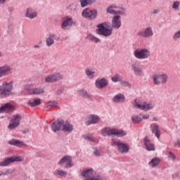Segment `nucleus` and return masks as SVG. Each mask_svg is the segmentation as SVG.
<instances>
[{
    "label": "nucleus",
    "instance_id": "obj_39",
    "mask_svg": "<svg viewBox=\"0 0 180 180\" xmlns=\"http://www.w3.org/2000/svg\"><path fill=\"white\" fill-rule=\"evenodd\" d=\"M33 88H34V86L33 84H27L25 86V90L28 91L30 94L32 95V92H33Z\"/></svg>",
    "mask_w": 180,
    "mask_h": 180
},
{
    "label": "nucleus",
    "instance_id": "obj_45",
    "mask_svg": "<svg viewBox=\"0 0 180 180\" xmlns=\"http://www.w3.org/2000/svg\"><path fill=\"white\" fill-rule=\"evenodd\" d=\"M84 139H85V140H88V141H92L94 140L91 135H85Z\"/></svg>",
    "mask_w": 180,
    "mask_h": 180
},
{
    "label": "nucleus",
    "instance_id": "obj_5",
    "mask_svg": "<svg viewBox=\"0 0 180 180\" xmlns=\"http://www.w3.org/2000/svg\"><path fill=\"white\" fill-rule=\"evenodd\" d=\"M134 56L138 60H146L150 57V51L146 49H136L134 52Z\"/></svg>",
    "mask_w": 180,
    "mask_h": 180
},
{
    "label": "nucleus",
    "instance_id": "obj_31",
    "mask_svg": "<svg viewBox=\"0 0 180 180\" xmlns=\"http://www.w3.org/2000/svg\"><path fill=\"white\" fill-rule=\"evenodd\" d=\"M152 132L154 133L157 139H160V136H161V132L160 131V129L158 128V125H153L152 127Z\"/></svg>",
    "mask_w": 180,
    "mask_h": 180
},
{
    "label": "nucleus",
    "instance_id": "obj_53",
    "mask_svg": "<svg viewBox=\"0 0 180 180\" xmlns=\"http://www.w3.org/2000/svg\"><path fill=\"white\" fill-rule=\"evenodd\" d=\"M6 0H0V4H4Z\"/></svg>",
    "mask_w": 180,
    "mask_h": 180
},
{
    "label": "nucleus",
    "instance_id": "obj_43",
    "mask_svg": "<svg viewBox=\"0 0 180 180\" xmlns=\"http://www.w3.org/2000/svg\"><path fill=\"white\" fill-rule=\"evenodd\" d=\"M94 155L96 157H101V155H102V150H101V149H96L94 151Z\"/></svg>",
    "mask_w": 180,
    "mask_h": 180
},
{
    "label": "nucleus",
    "instance_id": "obj_19",
    "mask_svg": "<svg viewBox=\"0 0 180 180\" xmlns=\"http://www.w3.org/2000/svg\"><path fill=\"white\" fill-rule=\"evenodd\" d=\"M8 143L10 146H15V147H26V143L25 142L18 140V139H12L8 141Z\"/></svg>",
    "mask_w": 180,
    "mask_h": 180
},
{
    "label": "nucleus",
    "instance_id": "obj_34",
    "mask_svg": "<svg viewBox=\"0 0 180 180\" xmlns=\"http://www.w3.org/2000/svg\"><path fill=\"white\" fill-rule=\"evenodd\" d=\"M149 166L151 167L152 168H154V167H157L158 164H160V159L155 158L152 159L150 162H149Z\"/></svg>",
    "mask_w": 180,
    "mask_h": 180
},
{
    "label": "nucleus",
    "instance_id": "obj_20",
    "mask_svg": "<svg viewBox=\"0 0 180 180\" xmlns=\"http://www.w3.org/2000/svg\"><path fill=\"white\" fill-rule=\"evenodd\" d=\"M96 123H99V117L97 115H89L86 124L89 126V124H95Z\"/></svg>",
    "mask_w": 180,
    "mask_h": 180
},
{
    "label": "nucleus",
    "instance_id": "obj_16",
    "mask_svg": "<svg viewBox=\"0 0 180 180\" xmlns=\"http://www.w3.org/2000/svg\"><path fill=\"white\" fill-rule=\"evenodd\" d=\"M63 124H64V120H58L57 121L53 122L51 124V129L53 131H54V133H56V131H58V130H60V129L63 127Z\"/></svg>",
    "mask_w": 180,
    "mask_h": 180
},
{
    "label": "nucleus",
    "instance_id": "obj_23",
    "mask_svg": "<svg viewBox=\"0 0 180 180\" xmlns=\"http://www.w3.org/2000/svg\"><path fill=\"white\" fill-rule=\"evenodd\" d=\"M62 126H63V128H62L63 131H66L67 133H70L74 129V127L72 126V124L68 122V121H66L65 123L63 121V124Z\"/></svg>",
    "mask_w": 180,
    "mask_h": 180
},
{
    "label": "nucleus",
    "instance_id": "obj_15",
    "mask_svg": "<svg viewBox=\"0 0 180 180\" xmlns=\"http://www.w3.org/2000/svg\"><path fill=\"white\" fill-rule=\"evenodd\" d=\"M122 26V20H120V15H115L112 20V27L113 29H120Z\"/></svg>",
    "mask_w": 180,
    "mask_h": 180
},
{
    "label": "nucleus",
    "instance_id": "obj_21",
    "mask_svg": "<svg viewBox=\"0 0 180 180\" xmlns=\"http://www.w3.org/2000/svg\"><path fill=\"white\" fill-rule=\"evenodd\" d=\"M131 67L135 75H143V69H141L140 65L135 63L131 65Z\"/></svg>",
    "mask_w": 180,
    "mask_h": 180
},
{
    "label": "nucleus",
    "instance_id": "obj_28",
    "mask_svg": "<svg viewBox=\"0 0 180 180\" xmlns=\"http://www.w3.org/2000/svg\"><path fill=\"white\" fill-rule=\"evenodd\" d=\"M54 39H56V34H49V37L46 39V43L48 47H50L54 44Z\"/></svg>",
    "mask_w": 180,
    "mask_h": 180
},
{
    "label": "nucleus",
    "instance_id": "obj_51",
    "mask_svg": "<svg viewBox=\"0 0 180 180\" xmlns=\"http://www.w3.org/2000/svg\"><path fill=\"white\" fill-rule=\"evenodd\" d=\"M148 117H150L149 115H143V119H148Z\"/></svg>",
    "mask_w": 180,
    "mask_h": 180
},
{
    "label": "nucleus",
    "instance_id": "obj_40",
    "mask_svg": "<svg viewBox=\"0 0 180 180\" xmlns=\"http://www.w3.org/2000/svg\"><path fill=\"white\" fill-rule=\"evenodd\" d=\"M47 106H51V108H57V106H58V103L56 101H49Z\"/></svg>",
    "mask_w": 180,
    "mask_h": 180
},
{
    "label": "nucleus",
    "instance_id": "obj_2",
    "mask_svg": "<svg viewBox=\"0 0 180 180\" xmlns=\"http://www.w3.org/2000/svg\"><path fill=\"white\" fill-rule=\"evenodd\" d=\"M103 136H117L118 137H123L127 134L126 131L122 129H116L111 128H103L101 130Z\"/></svg>",
    "mask_w": 180,
    "mask_h": 180
},
{
    "label": "nucleus",
    "instance_id": "obj_12",
    "mask_svg": "<svg viewBox=\"0 0 180 180\" xmlns=\"http://www.w3.org/2000/svg\"><path fill=\"white\" fill-rule=\"evenodd\" d=\"M60 79H63V75L60 73H54L48 75L45 79V82L53 83L57 82L58 81H60Z\"/></svg>",
    "mask_w": 180,
    "mask_h": 180
},
{
    "label": "nucleus",
    "instance_id": "obj_37",
    "mask_svg": "<svg viewBox=\"0 0 180 180\" xmlns=\"http://www.w3.org/2000/svg\"><path fill=\"white\" fill-rule=\"evenodd\" d=\"M131 120L133 123H140L141 122V117L139 115H134L131 117Z\"/></svg>",
    "mask_w": 180,
    "mask_h": 180
},
{
    "label": "nucleus",
    "instance_id": "obj_36",
    "mask_svg": "<svg viewBox=\"0 0 180 180\" xmlns=\"http://www.w3.org/2000/svg\"><path fill=\"white\" fill-rule=\"evenodd\" d=\"M122 79V76H120L119 74L114 75L111 78V80L112 81V82H120Z\"/></svg>",
    "mask_w": 180,
    "mask_h": 180
},
{
    "label": "nucleus",
    "instance_id": "obj_18",
    "mask_svg": "<svg viewBox=\"0 0 180 180\" xmlns=\"http://www.w3.org/2000/svg\"><path fill=\"white\" fill-rule=\"evenodd\" d=\"M153 29L151 27H148L144 31L138 33V36H141V37H150V36H153Z\"/></svg>",
    "mask_w": 180,
    "mask_h": 180
},
{
    "label": "nucleus",
    "instance_id": "obj_42",
    "mask_svg": "<svg viewBox=\"0 0 180 180\" xmlns=\"http://www.w3.org/2000/svg\"><path fill=\"white\" fill-rule=\"evenodd\" d=\"M120 85H122V86H129V88L131 86V84H130L129 82L126 81H120Z\"/></svg>",
    "mask_w": 180,
    "mask_h": 180
},
{
    "label": "nucleus",
    "instance_id": "obj_17",
    "mask_svg": "<svg viewBox=\"0 0 180 180\" xmlns=\"http://www.w3.org/2000/svg\"><path fill=\"white\" fill-rule=\"evenodd\" d=\"M11 71H12L11 66L4 65L0 67V78H1V77H6V75H9Z\"/></svg>",
    "mask_w": 180,
    "mask_h": 180
},
{
    "label": "nucleus",
    "instance_id": "obj_6",
    "mask_svg": "<svg viewBox=\"0 0 180 180\" xmlns=\"http://www.w3.org/2000/svg\"><path fill=\"white\" fill-rule=\"evenodd\" d=\"M23 160L22 156L10 157L1 162L0 167H6V165H9V164H12V162H22Z\"/></svg>",
    "mask_w": 180,
    "mask_h": 180
},
{
    "label": "nucleus",
    "instance_id": "obj_55",
    "mask_svg": "<svg viewBox=\"0 0 180 180\" xmlns=\"http://www.w3.org/2000/svg\"><path fill=\"white\" fill-rule=\"evenodd\" d=\"M2 56V52L0 51V57Z\"/></svg>",
    "mask_w": 180,
    "mask_h": 180
},
{
    "label": "nucleus",
    "instance_id": "obj_7",
    "mask_svg": "<svg viewBox=\"0 0 180 180\" xmlns=\"http://www.w3.org/2000/svg\"><path fill=\"white\" fill-rule=\"evenodd\" d=\"M112 141L115 146H117L120 153H121L122 154L129 153V150H130V148L127 144L124 143L120 141H116V139H112Z\"/></svg>",
    "mask_w": 180,
    "mask_h": 180
},
{
    "label": "nucleus",
    "instance_id": "obj_10",
    "mask_svg": "<svg viewBox=\"0 0 180 180\" xmlns=\"http://www.w3.org/2000/svg\"><path fill=\"white\" fill-rule=\"evenodd\" d=\"M107 13L110 15H124V11L122 8L117 7L115 5L110 6L106 8Z\"/></svg>",
    "mask_w": 180,
    "mask_h": 180
},
{
    "label": "nucleus",
    "instance_id": "obj_41",
    "mask_svg": "<svg viewBox=\"0 0 180 180\" xmlns=\"http://www.w3.org/2000/svg\"><path fill=\"white\" fill-rule=\"evenodd\" d=\"M55 174L60 175V176H67V172L63 170H56Z\"/></svg>",
    "mask_w": 180,
    "mask_h": 180
},
{
    "label": "nucleus",
    "instance_id": "obj_33",
    "mask_svg": "<svg viewBox=\"0 0 180 180\" xmlns=\"http://www.w3.org/2000/svg\"><path fill=\"white\" fill-rule=\"evenodd\" d=\"M86 39H88L91 41H93L94 43H99V41H101V40L98 38L92 35L91 34H88Z\"/></svg>",
    "mask_w": 180,
    "mask_h": 180
},
{
    "label": "nucleus",
    "instance_id": "obj_3",
    "mask_svg": "<svg viewBox=\"0 0 180 180\" xmlns=\"http://www.w3.org/2000/svg\"><path fill=\"white\" fill-rule=\"evenodd\" d=\"M20 120H22V115L20 114L13 115L11 117L8 129H9V130H15V129H18L20 124Z\"/></svg>",
    "mask_w": 180,
    "mask_h": 180
},
{
    "label": "nucleus",
    "instance_id": "obj_24",
    "mask_svg": "<svg viewBox=\"0 0 180 180\" xmlns=\"http://www.w3.org/2000/svg\"><path fill=\"white\" fill-rule=\"evenodd\" d=\"M108 86V80L105 79H96V88H105V86Z\"/></svg>",
    "mask_w": 180,
    "mask_h": 180
},
{
    "label": "nucleus",
    "instance_id": "obj_1",
    "mask_svg": "<svg viewBox=\"0 0 180 180\" xmlns=\"http://www.w3.org/2000/svg\"><path fill=\"white\" fill-rule=\"evenodd\" d=\"M12 89H13V84L12 82H3L0 86V96L1 98H8L12 94Z\"/></svg>",
    "mask_w": 180,
    "mask_h": 180
},
{
    "label": "nucleus",
    "instance_id": "obj_25",
    "mask_svg": "<svg viewBox=\"0 0 180 180\" xmlns=\"http://www.w3.org/2000/svg\"><path fill=\"white\" fill-rule=\"evenodd\" d=\"M112 101L115 103H123L126 101V97L122 94H118L112 98Z\"/></svg>",
    "mask_w": 180,
    "mask_h": 180
},
{
    "label": "nucleus",
    "instance_id": "obj_48",
    "mask_svg": "<svg viewBox=\"0 0 180 180\" xmlns=\"http://www.w3.org/2000/svg\"><path fill=\"white\" fill-rule=\"evenodd\" d=\"M61 94H63V90L61 89H59L56 91V94L58 95H61Z\"/></svg>",
    "mask_w": 180,
    "mask_h": 180
},
{
    "label": "nucleus",
    "instance_id": "obj_30",
    "mask_svg": "<svg viewBox=\"0 0 180 180\" xmlns=\"http://www.w3.org/2000/svg\"><path fill=\"white\" fill-rule=\"evenodd\" d=\"M41 104V100L40 98H35L34 101H29L27 102L28 106H31L32 108H34V106H39V105Z\"/></svg>",
    "mask_w": 180,
    "mask_h": 180
},
{
    "label": "nucleus",
    "instance_id": "obj_29",
    "mask_svg": "<svg viewBox=\"0 0 180 180\" xmlns=\"http://www.w3.org/2000/svg\"><path fill=\"white\" fill-rule=\"evenodd\" d=\"M80 6L82 8H85L86 6L92 5V4H95L96 0H79Z\"/></svg>",
    "mask_w": 180,
    "mask_h": 180
},
{
    "label": "nucleus",
    "instance_id": "obj_35",
    "mask_svg": "<svg viewBox=\"0 0 180 180\" xmlns=\"http://www.w3.org/2000/svg\"><path fill=\"white\" fill-rule=\"evenodd\" d=\"M44 92V90L41 88H35L32 90V92H31V95H40V94H43Z\"/></svg>",
    "mask_w": 180,
    "mask_h": 180
},
{
    "label": "nucleus",
    "instance_id": "obj_22",
    "mask_svg": "<svg viewBox=\"0 0 180 180\" xmlns=\"http://www.w3.org/2000/svg\"><path fill=\"white\" fill-rule=\"evenodd\" d=\"M144 145L146 146V148L148 151H154L155 148H154V144H153L150 140L148 139V137L146 136L144 140Z\"/></svg>",
    "mask_w": 180,
    "mask_h": 180
},
{
    "label": "nucleus",
    "instance_id": "obj_4",
    "mask_svg": "<svg viewBox=\"0 0 180 180\" xmlns=\"http://www.w3.org/2000/svg\"><path fill=\"white\" fill-rule=\"evenodd\" d=\"M98 29L96 30L97 34H102L108 37L112 34V29L106 27V22H103L97 25Z\"/></svg>",
    "mask_w": 180,
    "mask_h": 180
},
{
    "label": "nucleus",
    "instance_id": "obj_54",
    "mask_svg": "<svg viewBox=\"0 0 180 180\" xmlns=\"http://www.w3.org/2000/svg\"><path fill=\"white\" fill-rule=\"evenodd\" d=\"M2 175H6L5 173H0V176H2Z\"/></svg>",
    "mask_w": 180,
    "mask_h": 180
},
{
    "label": "nucleus",
    "instance_id": "obj_44",
    "mask_svg": "<svg viewBox=\"0 0 180 180\" xmlns=\"http://www.w3.org/2000/svg\"><path fill=\"white\" fill-rule=\"evenodd\" d=\"M172 8H173V9H178V8H179V1H174L173 3Z\"/></svg>",
    "mask_w": 180,
    "mask_h": 180
},
{
    "label": "nucleus",
    "instance_id": "obj_8",
    "mask_svg": "<svg viewBox=\"0 0 180 180\" xmlns=\"http://www.w3.org/2000/svg\"><path fill=\"white\" fill-rule=\"evenodd\" d=\"M153 84L155 85H160V84H167V82L168 81V75L166 74L162 75H154L153 76Z\"/></svg>",
    "mask_w": 180,
    "mask_h": 180
},
{
    "label": "nucleus",
    "instance_id": "obj_11",
    "mask_svg": "<svg viewBox=\"0 0 180 180\" xmlns=\"http://www.w3.org/2000/svg\"><path fill=\"white\" fill-rule=\"evenodd\" d=\"M97 15L98 12L96 10L91 11L89 8H85L82 13V16H83V18H87L88 19H90V20L96 19Z\"/></svg>",
    "mask_w": 180,
    "mask_h": 180
},
{
    "label": "nucleus",
    "instance_id": "obj_50",
    "mask_svg": "<svg viewBox=\"0 0 180 180\" xmlns=\"http://www.w3.org/2000/svg\"><path fill=\"white\" fill-rule=\"evenodd\" d=\"M34 49H39V48H40V45H39V44L34 45Z\"/></svg>",
    "mask_w": 180,
    "mask_h": 180
},
{
    "label": "nucleus",
    "instance_id": "obj_32",
    "mask_svg": "<svg viewBox=\"0 0 180 180\" xmlns=\"http://www.w3.org/2000/svg\"><path fill=\"white\" fill-rule=\"evenodd\" d=\"M85 75H86V77H88V78H94V77H95V70H94L93 69H89V68H86L85 70Z\"/></svg>",
    "mask_w": 180,
    "mask_h": 180
},
{
    "label": "nucleus",
    "instance_id": "obj_13",
    "mask_svg": "<svg viewBox=\"0 0 180 180\" xmlns=\"http://www.w3.org/2000/svg\"><path fill=\"white\" fill-rule=\"evenodd\" d=\"M65 163V168H71L72 167V160L70 156L63 157L58 162V165H62V164Z\"/></svg>",
    "mask_w": 180,
    "mask_h": 180
},
{
    "label": "nucleus",
    "instance_id": "obj_14",
    "mask_svg": "<svg viewBox=\"0 0 180 180\" xmlns=\"http://www.w3.org/2000/svg\"><path fill=\"white\" fill-rule=\"evenodd\" d=\"M15 110V106L11 103H6L4 106L0 108V112L2 113H12Z\"/></svg>",
    "mask_w": 180,
    "mask_h": 180
},
{
    "label": "nucleus",
    "instance_id": "obj_52",
    "mask_svg": "<svg viewBox=\"0 0 180 180\" xmlns=\"http://www.w3.org/2000/svg\"><path fill=\"white\" fill-rule=\"evenodd\" d=\"M175 146H180V139L177 141L176 143Z\"/></svg>",
    "mask_w": 180,
    "mask_h": 180
},
{
    "label": "nucleus",
    "instance_id": "obj_27",
    "mask_svg": "<svg viewBox=\"0 0 180 180\" xmlns=\"http://www.w3.org/2000/svg\"><path fill=\"white\" fill-rule=\"evenodd\" d=\"M25 16L26 18H29V19H34V18L37 16V13L36 11H33V9L29 8L27 9Z\"/></svg>",
    "mask_w": 180,
    "mask_h": 180
},
{
    "label": "nucleus",
    "instance_id": "obj_9",
    "mask_svg": "<svg viewBox=\"0 0 180 180\" xmlns=\"http://www.w3.org/2000/svg\"><path fill=\"white\" fill-rule=\"evenodd\" d=\"M133 105L136 109H141V110H150V109H153V108H154V105H153V103H151L144 102L140 104L137 102L136 99H135Z\"/></svg>",
    "mask_w": 180,
    "mask_h": 180
},
{
    "label": "nucleus",
    "instance_id": "obj_46",
    "mask_svg": "<svg viewBox=\"0 0 180 180\" xmlns=\"http://www.w3.org/2000/svg\"><path fill=\"white\" fill-rule=\"evenodd\" d=\"M180 37V31L176 32L174 35V39H179Z\"/></svg>",
    "mask_w": 180,
    "mask_h": 180
},
{
    "label": "nucleus",
    "instance_id": "obj_49",
    "mask_svg": "<svg viewBox=\"0 0 180 180\" xmlns=\"http://www.w3.org/2000/svg\"><path fill=\"white\" fill-rule=\"evenodd\" d=\"M158 12H160V10L156 9L153 11V13H158Z\"/></svg>",
    "mask_w": 180,
    "mask_h": 180
},
{
    "label": "nucleus",
    "instance_id": "obj_26",
    "mask_svg": "<svg viewBox=\"0 0 180 180\" xmlns=\"http://www.w3.org/2000/svg\"><path fill=\"white\" fill-rule=\"evenodd\" d=\"M72 25V18L67 16L64 18L63 22L62 23V29H67L68 26Z\"/></svg>",
    "mask_w": 180,
    "mask_h": 180
},
{
    "label": "nucleus",
    "instance_id": "obj_47",
    "mask_svg": "<svg viewBox=\"0 0 180 180\" xmlns=\"http://www.w3.org/2000/svg\"><path fill=\"white\" fill-rule=\"evenodd\" d=\"M169 158H172V160H175V155H174L173 153L169 152Z\"/></svg>",
    "mask_w": 180,
    "mask_h": 180
},
{
    "label": "nucleus",
    "instance_id": "obj_38",
    "mask_svg": "<svg viewBox=\"0 0 180 180\" xmlns=\"http://www.w3.org/2000/svg\"><path fill=\"white\" fill-rule=\"evenodd\" d=\"M80 95H83V96H84L85 98H87L90 101H92V97L91 96V95L88 94V92H86V91L85 90L80 91Z\"/></svg>",
    "mask_w": 180,
    "mask_h": 180
}]
</instances>
